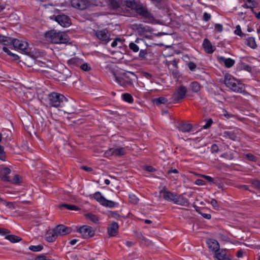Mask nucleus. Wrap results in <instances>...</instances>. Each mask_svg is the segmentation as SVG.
Listing matches in <instances>:
<instances>
[{
  "label": "nucleus",
  "instance_id": "2eb2a0df",
  "mask_svg": "<svg viewBox=\"0 0 260 260\" xmlns=\"http://www.w3.org/2000/svg\"><path fill=\"white\" fill-rule=\"evenodd\" d=\"M118 224L116 222H113L108 228V234L110 236H115L118 231Z\"/></svg>",
  "mask_w": 260,
  "mask_h": 260
},
{
  "label": "nucleus",
  "instance_id": "864d4df0",
  "mask_svg": "<svg viewBox=\"0 0 260 260\" xmlns=\"http://www.w3.org/2000/svg\"><path fill=\"white\" fill-rule=\"evenodd\" d=\"M1 172L3 174L8 175L11 173V170L9 168L5 167L1 169Z\"/></svg>",
  "mask_w": 260,
  "mask_h": 260
},
{
  "label": "nucleus",
  "instance_id": "f257e3e1",
  "mask_svg": "<svg viewBox=\"0 0 260 260\" xmlns=\"http://www.w3.org/2000/svg\"><path fill=\"white\" fill-rule=\"evenodd\" d=\"M123 3L122 5H125L131 10L135 11L138 15L146 19L144 21L145 23H158V21L154 18L153 15L141 2L136 0H126L123 1Z\"/></svg>",
  "mask_w": 260,
  "mask_h": 260
},
{
  "label": "nucleus",
  "instance_id": "72a5a7b5",
  "mask_svg": "<svg viewBox=\"0 0 260 260\" xmlns=\"http://www.w3.org/2000/svg\"><path fill=\"white\" fill-rule=\"evenodd\" d=\"M3 50L8 55L12 57L15 60H17L19 58V56L11 52L8 48L6 47H3Z\"/></svg>",
  "mask_w": 260,
  "mask_h": 260
},
{
  "label": "nucleus",
  "instance_id": "473e14b6",
  "mask_svg": "<svg viewBox=\"0 0 260 260\" xmlns=\"http://www.w3.org/2000/svg\"><path fill=\"white\" fill-rule=\"evenodd\" d=\"M168 100L164 97H160L153 100V103L157 105H159L161 104H166Z\"/></svg>",
  "mask_w": 260,
  "mask_h": 260
},
{
  "label": "nucleus",
  "instance_id": "de8ad7c7",
  "mask_svg": "<svg viewBox=\"0 0 260 260\" xmlns=\"http://www.w3.org/2000/svg\"><path fill=\"white\" fill-rule=\"evenodd\" d=\"M251 183L252 186L258 189H260V181L258 180H251Z\"/></svg>",
  "mask_w": 260,
  "mask_h": 260
},
{
  "label": "nucleus",
  "instance_id": "6ab92c4d",
  "mask_svg": "<svg viewBox=\"0 0 260 260\" xmlns=\"http://www.w3.org/2000/svg\"><path fill=\"white\" fill-rule=\"evenodd\" d=\"M218 60L220 62L224 63L225 66L228 68H231L233 66L235 62L234 59L230 58H225L223 56L219 57L218 58Z\"/></svg>",
  "mask_w": 260,
  "mask_h": 260
},
{
  "label": "nucleus",
  "instance_id": "5fc2aeb1",
  "mask_svg": "<svg viewBox=\"0 0 260 260\" xmlns=\"http://www.w3.org/2000/svg\"><path fill=\"white\" fill-rule=\"evenodd\" d=\"M13 183L18 184L20 182V177L18 175H15L12 180Z\"/></svg>",
  "mask_w": 260,
  "mask_h": 260
},
{
  "label": "nucleus",
  "instance_id": "a18cd8bd",
  "mask_svg": "<svg viewBox=\"0 0 260 260\" xmlns=\"http://www.w3.org/2000/svg\"><path fill=\"white\" fill-rule=\"evenodd\" d=\"M234 32L236 35H238L240 37H243V36H245V34L242 33L240 25H237L236 26V29H235Z\"/></svg>",
  "mask_w": 260,
  "mask_h": 260
},
{
  "label": "nucleus",
  "instance_id": "603ef678",
  "mask_svg": "<svg viewBox=\"0 0 260 260\" xmlns=\"http://www.w3.org/2000/svg\"><path fill=\"white\" fill-rule=\"evenodd\" d=\"M219 238L221 240H222L223 241H225V242H229L230 241L229 238L225 235L220 234L219 235Z\"/></svg>",
  "mask_w": 260,
  "mask_h": 260
},
{
  "label": "nucleus",
  "instance_id": "c03bdc74",
  "mask_svg": "<svg viewBox=\"0 0 260 260\" xmlns=\"http://www.w3.org/2000/svg\"><path fill=\"white\" fill-rule=\"evenodd\" d=\"M193 207L195 208L196 211L197 212H198L200 214H201L202 215V216L206 218V219H211V214H207V213H202L201 212H200L199 210H198V207H197L196 205H194Z\"/></svg>",
  "mask_w": 260,
  "mask_h": 260
},
{
  "label": "nucleus",
  "instance_id": "69168bd1",
  "mask_svg": "<svg viewBox=\"0 0 260 260\" xmlns=\"http://www.w3.org/2000/svg\"><path fill=\"white\" fill-rule=\"evenodd\" d=\"M201 176L206 179L208 182H212L213 181V178L209 176L202 175Z\"/></svg>",
  "mask_w": 260,
  "mask_h": 260
},
{
  "label": "nucleus",
  "instance_id": "f704fd0d",
  "mask_svg": "<svg viewBox=\"0 0 260 260\" xmlns=\"http://www.w3.org/2000/svg\"><path fill=\"white\" fill-rule=\"evenodd\" d=\"M11 41V38L0 35V43L4 45H8Z\"/></svg>",
  "mask_w": 260,
  "mask_h": 260
},
{
  "label": "nucleus",
  "instance_id": "f03ea898",
  "mask_svg": "<svg viewBox=\"0 0 260 260\" xmlns=\"http://www.w3.org/2000/svg\"><path fill=\"white\" fill-rule=\"evenodd\" d=\"M45 37L47 41L54 44L65 43L68 41L67 35L63 32L52 29L45 34Z\"/></svg>",
  "mask_w": 260,
  "mask_h": 260
},
{
  "label": "nucleus",
  "instance_id": "774afa93",
  "mask_svg": "<svg viewBox=\"0 0 260 260\" xmlns=\"http://www.w3.org/2000/svg\"><path fill=\"white\" fill-rule=\"evenodd\" d=\"M35 260H50L49 259H47L45 256L40 255L36 257Z\"/></svg>",
  "mask_w": 260,
  "mask_h": 260
},
{
  "label": "nucleus",
  "instance_id": "4be33fe9",
  "mask_svg": "<svg viewBox=\"0 0 260 260\" xmlns=\"http://www.w3.org/2000/svg\"><path fill=\"white\" fill-rule=\"evenodd\" d=\"M223 137L225 138L230 139L233 141H237L238 138L236 134L233 131H225L223 133Z\"/></svg>",
  "mask_w": 260,
  "mask_h": 260
},
{
  "label": "nucleus",
  "instance_id": "09e8293b",
  "mask_svg": "<svg viewBox=\"0 0 260 260\" xmlns=\"http://www.w3.org/2000/svg\"><path fill=\"white\" fill-rule=\"evenodd\" d=\"M80 66V68L84 71H89L91 70V67L87 63L81 64Z\"/></svg>",
  "mask_w": 260,
  "mask_h": 260
},
{
  "label": "nucleus",
  "instance_id": "680f3d73",
  "mask_svg": "<svg viewBox=\"0 0 260 260\" xmlns=\"http://www.w3.org/2000/svg\"><path fill=\"white\" fill-rule=\"evenodd\" d=\"M195 184L198 185H204L206 184V183L204 180L198 179L196 180Z\"/></svg>",
  "mask_w": 260,
  "mask_h": 260
},
{
  "label": "nucleus",
  "instance_id": "e433bc0d",
  "mask_svg": "<svg viewBox=\"0 0 260 260\" xmlns=\"http://www.w3.org/2000/svg\"><path fill=\"white\" fill-rule=\"evenodd\" d=\"M122 99L129 103H132L133 102V98L131 94L129 93H124L122 95Z\"/></svg>",
  "mask_w": 260,
  "mask_h": 260
},
{
  "label": "nucleus",
  "instance_id": "c85d7f7f",
  "mask_svg": "<svg viewBox=\"0 0 260 260\" xmlns=\"http://www.w3.org/2000/svg\"><path fill=\"white\" fill-rule=\"evenodd\" d=\"M109 4L110 7L114 9L119 8L121 5L119 0H109Z\"/></svg>",
  "mask_w": 260,
  "mask_h": 260
},
{
  "label": "nucleus",
  "instance_id": "412c9836",
  "mask_svg": "<svg viewBox=\"0 0 260 260\" xmlns=\"http://www.w3.org/2000/svg\"><path fill=\"white\" fill-rule=\"evenodd\" d=\"M58 237L56 235L54 229L51 231H48L46 234V240L49 242L54 241Z\"/></svg>",
  "mask_w": 260,
  "mask_h": 260
},
{
  "label": "nucleus",
  "instance_id": "dca6fc26",
  "mask_svg": "<svg viewBox=\"0 0 260 260\" xmlns=\"http://www.w3.org/2000/svg\"><path fill=\"white\" fill-rule=\"evenodd\" d=\"M215 257L218 260H231L227 255L226 250L225 249L217 251L215 253Z\"/></svg>",
  "mask_w": 260,
  "mask_h": 260
},
{
  "label": "nucleus",
  "instance_id": "ea45409f",
  "mask_svg": "<svg viewBox=\"0 0 260 260\" xmlns=\"http://www.w3.org/2000/svg\"><path fill=\"white\" fill-rule=\"evenodd\" d=\"M28 44L26 42L22 41L18 49L26 53V50L28 48Z\"/></svg>",
  "mask_w": 260,
  "mask_h": 260
},
{
  "label": "nucleus",
  "instance_id": "5701e85b",
  "mask_svg": "<svg viewBox=\"0 0 260 260\" xmlns=\"http://www.w3.org/2000/svg\"><path fill=\"white\" fill-rule=\"evenodd\" d=\"M137 26H138V31L141 36H144L145 32H150L151 30V29L148 26H144L141 24L137 25Z\"/></svg>",
  "mask_w": 260,
  "mask_h": 260
},
{
  "label": "nucleus",
  "instance_id": "a19ab883",
  "mask_svg": "<svg viewBox=\"0 0 260 260\" xmlns=\"http://www.w3.org/2000/svg\"><path fill=\"white\" fill-rule=\"evenodd\" d=\"M21 42H22V41H20V40H19L18 39H14L13 40L11 39V41L9 43V44H12L14 47L18 49L19 46H20V44L21 43Z\"/></svg>",
  "mask_w": 260,
  "mask_h": 260
},
{
  "label": "nucleus",
  "instance_id": "338daca9",
  "mask_svg": "<svg viewBox=\"0 0 260 260\" xmlns=\"http://www.w3.org/2000/svg\"><path fill=\"white\" fill-rule=\"evenodd\" d=\"M242 69L247 72H250L251 71V68L248 64L243 65Z\"/></svg>",
  "mask_w": 260,
  "mask_h": 260
},
{
  "label": "nucleus",
  "instance_id": "4d7b16f0",
  "mask_svg": "<svg viewBox=\"0 0 260 260\" xmlns=\"http://www.w3.org/2000/svg\"><path fill=\"white\" fill-rule=\"evenodd\" d=\"M212 123H213V121L211 119H208L207 120L206 124L203 126V128L204 129H207V128H209L211 125Z\"/></svg>",
  "mask_w": 260,
  "mask_h": 260
},
{
  "label": "nucleus",
  "instance_id": "b1692460",
  "mask_svg": "<svg viewBox=\"0 0 260 260\" xmlns=\"http://www.w3.org/2000/svg\"><path fill=\"white\" fill-rule=\"evenodd\" d=\"M68 64L73 67L79 66L82 63V60L78 58L74 57L68 61Z\"/></svg>",
  "mask_w": 260,
  "mask_h": 260
},
{
  "label": "nucleus",
  "instance_id": "49530a36",
  "mask_svg": "<svg viewBox=\"0 0 260 260\" xmlns=\"http://www.w3.org/2000/svg\"><path fill=\"white\" fill-rule=\"evenodd\" d=\"M118 43H120V45H122V40H121V39H120L119 38H116L114 39L113 42L112 43L111 46L112 47H115L117 46Z\"/></svg>",
  "mask_w": 260,
  "mask_h": 260
},
{
  "label": "nucleus",
  "instance_id": "39448f33",
  "mask_svg": "<svg viewBox=\"0 0 260 260\" xmlns=\"http://www.w3.org/2000/svg\"><path fill=\"white\" fill-rule=\"evenodd\" d=\"M187 93V88L184 86H180L177 88L173 94L171 101L174 103H177L183 99Z\"/></svg>",
  "mask_w": 260,
  "mask_h": 260
},
{
  "label": "nucleus",
  "instance_id": "052dcab7",
  "mask_svg": "<svg viewBox=\"0 0 260 260\" xmlns=\"http://www.w3.org/2000/svg\"><path fill=\"white\" fill-rule=\"evenodd\" d=\"M243 7L244 8H250L251 9V11L254 12V8L255 7V4L252 3V5H248L246 4H245L243 5Z\"/></svg>",
  "mask_w": 260,
  "mask_h": 260
},
{
  "label": "nucleus",
  "instance_id": "0e129e2a",
  "mask_svg": "<svg viewBox=\"0 0 260 260\" xmlns=\"http://www.w3.org/2000/svg\"><path fill=\"white\" fill-rule=\"evenodd\" d=\"M211 18V15L207 13V12H205L203 15V18L204 21H208Z\"/></svg>",
  "mask_w": 260,
  "mask_h": 260
},
{
  "label": "nucleus",
  "instance_id": "c9c22d12",
  "mask_svg": "<svg viewBox=\"0 0 260 260\" xmlns=\"http://www.w3.org/2000/svg\"><path fill=\"white\" fill-rule=\"evenodd\" d=\"M59 207H64L70 210L77 211L79 210V208L74 205H69L67 204H62L59 206Z\"/></svg>",
  "mask_w": 260,
  "mask_h": 260
},
{
  "label": "nucleus",
  "instance_id": "0eeeda50",
  "mask_svg": "<svg viewBox=\"0 0 260 260\" xmlns=\"http://www.w3.org/2000/svg\"><path fill=\"white\" fill-rule=\"evenodd\" d=\"M125 154V150L124 148H112L105 152L104 155L106 157L110 156H120Z\"/></svg>",
  "mask_w": 260,
  "mask_h": 260
},
{
  "label": "nucleus",
  "instance_id": "58836bf2",
  "mask_svg": "<svg viewBox=\"0 0 260 260\" xmlns=\"http://www.w3.org/2000/svg\"><path fill=\"white\" fill-rule=\"evenodd\" d=\"M43 246L42 245H31L29 247V249L35 252L40 251L43 249Z\"/></svg>",
  "mask_w": 260,
  "mask_h": 260
},
{
  "label": "nucleus",
  "instance_id": "8fccbe9b",
  "mask_svg": "<svg viewBox=\"0 0 260 260\" xmlns=\"http://www.w3.org/2000/svg\"><path fill=\"white\" fill-rule=\"evenodd\" d=\"M138 199L134 194L129 196V201L133 204H137L138 202Z\"/></svg>",
  "mask_w": 260,
  "mask_h": 260
},
{
  "label": "nucleus",
  "instance_id": "f8f14e48",
  "mask_svg": "<svg viewBox=\"0 0 260 260\" xmlns=\"http://www.w3.org/2000/svg\"><path fill=\"white\" fill-rule=\"evenodd\" d=\"M174 203L185 207H188L189 205L188 200L181 194L178 195L176 194Z\"/></svg>",
  "mask_w": 260,
  "mask_h": 260
},
{
  "label": "nucleus",
  "instance_id": "37998d69",
  "mask_svg": "<svg viewBox=\"0 0 260 260\" xmlns=\"http://www.w3.org/2000/svg\"><path fill=\"white\" fill-rule=\"evenodd\" d=\"M129 48L135 52H137L139 50V48L137 45L133 42H131L129 44Z\"/></svg>",
  "mask_w": 260,
  "mask_h": 260
},
{
  "label": "nucleus",
  "instance_id": "ddd939ff",
  "mask_svg": "<svg viewBox=\"0 0 260 260\" xmlns=\"http://www.w3.org/2000/svg\"><path fill=\"white\" fill-rule=\"evenodd\" d=\"M97 38L102 41L107 43L110 41L109 35L106 29L98 31L96 32Z\"/></svg>",
  "mask_w": 260,
  "mask_h": 260
},
{
  "label": "nucleus",
  "instance_id": "393cba45",
  "mask_svg": "<svg viewBox=\"0 0 260 260\" xmlns=\"http://www.w3.org/2000/svg\"><path fill=\"white\" fill-rule=\"evenodd\" d=\"M0 202L11 210H13L15 208V204L14 202H7L1 198H0Z\"/></svg>",
  "mask_w": 260,
  "mask_h": 260
},
{
  "label": "nucleus",
  "instance_id": "7c9ffc66",
  "mask_svg": "<svg viewBox=\"0 0 260 260\" xmlns=\"http://www.w3.org/2000/svg\"><path fill=\"white\" fill-rule=\"evenodd\" d=\"M85 216L86 219L93 222L94 223H96L99 221L98 217L96 215L91 213L86 214Z\"/></svg>",
  "mask_w": 260,
  "mask_h": 260
},
{
  "label": "nucleus",
  "instance_id": "9b49d317",
  "mask_svg": "<svg viewBox=\"0 0 260 260\" xmlns=\"http://www.w3.org/2000/svg\"><path fill=\"white\" fill-rule=\"evenodd\" d=\"M55 20L64 27H68L71 24L69 17L65 15H58L56 16L55 18Z\"/></svg>",
  "mask_w": 260,
  "mask_h": 260
},
{
  "label": "nucleus",
  "instance_id": "20e7f679",
  "mask_svg": "<svg viewBox=\"0 0 260 260\" xmlns=\"http://www.w3.org/2000/svg\"><path fill=\"white\" fill-rule=\"evenodd\" d=\"M48 98L49 105L54 107L62 106L67 102V99L63 95L57 92L49 94Z\"/></svg>",
  "mask_w": 260,
  "mask_h": 260
},
{
  "label": "nucleus",
  "instance_id": "9d476101",
  "mask_svg": "<svg viewBox=\"0 0 260 260\" xmlns=\"http://www.w3.org/2000/svg\"><path fill=\"white\" fill-rule=\"evenodd\" d=\"M53 229L57 237L70 234L72 231L70 228L67 227L63 224H59Z\"/></svg>",
  "mask_w": 260,
  "mask_h": 260
},
{
  "label": "nucleus",
  "instance_id": "4468645a",
  "mask_svg": "<svg viewBox=\"0 0 260 260\" xmlns=\"http://www.w3.org/2000/svg\"><path fill=\"white\" fill-rule=\"evenodd\" d=\"M161 193L162 194L163 198L169 202H173L175 200V197L176 196V194L175 193L172 192L167 189H163Z\"/></svg>",
  "mask_w": 260,
  "mask_h": 260
},
{
  "label": "nucleus",
  "instance_id": "6e6552de",
  "mask_svg": "<svg viewBox=\"0 0 260 260\" xmlns=\"http://www.w3.org/2000/svg\"><path fill=\"white\" fill-rule=\"evenodd\" d=\"M90 5L89 0H71L72 6L79 10L86 9Z\"/></svg>",
  "mask_w": 260,
  "mask_h": 260
},
{
  "label": "nucleus",
  "instance_id": "3c124183",
  "mask_svg": "<svg viewBox=\"0 0 260 260\" xmlns=\"http://www.w3.org/2000/svg\"><path fill=\"white\" fill-rule=\"evenodd\" d=\"M246 157L251 161H255L257 160L256 156L251 153L247 154Z\"/></svg>",
  "mask_w": 260,
  "mask_h": 260
},
{
  "label": "nucleus",
  "instance_id": "f3484780",
  "mask_svg": "<svg viewBox=\"0 0 260 260\" xmlns=\"http://www.w3.org/2000/svg\"><path fill=\"white\" fill-rule=\"evenodd\" d=\"M207 243L209 248L212 251H214L216 252L219 250V244L216 240L214 239H209L207 241Z\"/></svg>",
  "mask_w": 260,
  "mask_h": 260
},
{
  "label": "nucleus",
  "instance_id": "1a4fd4ad",
  "mask_svg": "<svg viewBox=\"0 0 260 260\" xmlns=\"http://www.w3.org/2000/svg\"><path fill=\"white\" fill-rule=\"evenodd\" d=\"M79 231L85 239L93 237L95 233L92 227L87 225L82 226Z\"/></svg>",
  "mask_w": 260,
  "mask_h": 260
},
{
  "label": "nucleus",
  "instance_id": "bf43d9fd",
  "mask_svg": "<svg viewBox=\"0 0 260 260\" xmlns=\"http://www.w3.org/2000/svg\"><path fill=\"white\" fill-rule=\"evenodd\" d=\"M211 151L212 153L217 152L218 151V147L216 144H213L211 148Z\"/></svg>",
  "mask_w": 260,
  "mask_h": 260
},
{
  "label": "nucleus",
  "instance_id": "2f4dec72",
  "mask_svg": "<svg viewBox=\"0 0 260 260\" xmlns=\"http://www.w3.org/2000/svg\"><path fill=\"white\" fill-rule=\"evenodd\" d=\"M93 198L101 204H102L103 201L105 199V198L102 195L100 191H97L93 194Z\"/></svg>",
  "mask_w": 260,
  "mask_h": 260
},
{
  "label": "nucleus",
  "instance_id": "a878e982",
  "mask_svg": "<svg viewBox=\"0 0 260 260\" xmlns=\"http://www.w3.org/2000/svg\"><path fill=\"white\" fill-rule=\"evenodd\" d=\"M190 88L192 92H198L201 89V86L197 82H192L190 84Z\"/></svg>",
  "mask_w": 260,
  "mask_h": 260
},
{
  "label": "nucleus",
  "instance_id": "423d86ee",
  "mask_svg": "<svg viewBox=\"0 0 260 260\" xmlns=\"http://www.w3.org/2000/svg\"><path fill=\"white\" fill-rule=\"evenodd\" d=\"M112 74L116 82L121 86H124L131 83L130 79L125 73H122L117 75L114 72H112Z\"/></svg>",
  "mask_w": 260,
  "mask_h": 260
},
{
  "label": "nucleus",
  "instance_id": "c756f323",
  "mask_svg": "<svg viewBox=\"0 0 260 260\" xmlns=\"http://www.w3.org/2000/svg\"><path fill=\"white\" fill-rule=\"evenodd\" d=\"M6 238L12 243L18 242L21 240L20 237L13 235L7 236Z\"/></svg>",
  "mask_w": 260,
  "mask_h": 260
},
{
  "label": "nucleus",
  "instance_id": "aec40b11",
  "mask_svg": "<svg viewBox=\"0 0 260 260\" xmlns=\"http://www.w3.org/2000/svg\"><path fill=\"white\" fill-rule=\"evenodd\" d=\"M178 128L182 132H189L192 129V126L190 123L182 122L179 124Z\"/></svg>",
  "mask_w": 260,
  "mask_h": 260
},
{
  "label": "nucleus",
  "instance_id": "bb28decb",
  "mask_svg": "<svg viewBox=\"0 0 260 260\" xmlns=\"http://www.w3.org/2000/svg\"><path fill=\"white\" fill-rule=\"evenodd\" d=\"M246 44L253 49H254L257 47L255 39L253 37L248 38L246 40Z\"/></svg>",
  "mask_w": 260,
  "mask_h": 260
},
{
  "label": "nucleus",
  "instance_id": "7ed1b4c3",
  "mask_svg": "<svg viewBox=\"0 0 260 260\" xmlns=\"http://www.w3.org/2000/svg\"><path fill=\"white\" fill-rule=\"evenodd\" d=\"M224 83L228 88L234 92H242L244 90L243 84L230 75L225 76Z\"/></svg>",
  "mask_w": 260,
  "mask_h": 260
},
{
  "label": "nucleus",
  "instance_id": "13d9d810",
  "mask_svg": "<svg viewBox=\"0 0 260 260\" xmlns=\"http://www.w3.org/2000/svg\"><path fill=\"white\" fill-rule=\"evenodd\" d=\"M188 67L191 71L194 70L196 68V64L193 62H189L188 64Z\"/></svg>",
  "mask_w": 260,
  "mask_h": 260
},
{
  "label": "nucleus",
  "instance_id": "4c0bfd02",
  "mask_svg": "<svg viewBox=\"0 0 260 260\" xmlns=\"http://www.w3.org/2000/svg\"><path fill=\"white\" fill-rule=\"evenodd\" d=\"M205 201L208 203H210L215 210L219 209V204L215 199H213L210 202L208 200H206Z\"/></svg>",
  "mask_w": 260,
  "mask_h": 260
},
{
  "label": "nucleus",
  "instance_id": "cd10ccee",
  "mask_svg": "<svg viewBox=\"0 0 260 260\" xmlns=\"http://www.w3.org/2000/svg\"><path fill=\"white\" fill-rule=\"evenodd\" d=\"M116 204L115 202L110 200H108L105 198L101 205L105 207L111 208L114 207Z\"/></svg>",
  "mask_w": 260,
  "mask_h": 260
},
{
  "label": "nucleus",
  "instance_id": "a211bd4d",
  "mask_svg": "<svg viewBox=\"0 0 260 260\" xmlns=\"http://www.w3.org/2000/svg\"><path fill=\"white\" fill-rule=\"evenodd\" d=\"M203 46L205 51L208 53H212L215 50V47L212 45L210 41L207 39L204 40Z\"/></svg>",
  "mask_w": 260,
  "mask_h": 260
},
{
  "label": "nucleus",
  "instance_id": "79ce46f5",
  "mask_svg": "<svg viewBox=\"0 0 260 260\" xmlns=\"http://www.w3.org/2000/svg\"><path fill=\"white\" fill-rule=\"evenodd\" d=\"M6 158V153L4 151V148L3 146L0 145V159L3 161H5Z\"/></svg>",
  "mask_w": 260,
  "mask_h": 260
},
{
  "label": "nucleus",
  "instance_id": "6e6d98bb",
  "mask_svg": "<svg viewBox=\"0 0 260 260\" xmlns=\"http://www.w3.org/2000/svg\"><path fill=\"white\" fill-rule=\"evenodd\" d=\"M215 29L217 32H221L223 30V26L220 24H216L215 25Z\"/></svg>",
  "mask_w": 260,
  "mask_h": 260
},
{
  "label": "nucleus",
  "instance_id": "e2e57ef3",
  "mask_svg": "<svg viewBox=\"0 0 260 260\" xmlns=\"http://www.w3.org/2000/svg\"><path fill=\"white\" fill-rule=\"evenodd\" d=\"M147 53V51L145 50H141L139 53V57L143 58H145Z\"/></svg>",
  "mask_w": 260,
  "mask_h": 260
}]
</instances>
